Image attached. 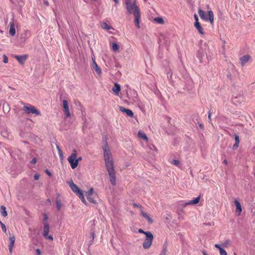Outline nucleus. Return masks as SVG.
Returning <instances> with one entry per match:
<instances>
[{
  "label": "nucleus",
  "instance_id": "f257e3e1",
  "mask_svg": "<svg viewBox=\"0 0 255 255\" xmlns=\"http://www.w3.org/2000/svg\"><path fill=\"white\" fill-rule=\"evenodd\" d=\"M126 5V8L127 11L129 14L133 13L135 17L134 22L135 25L137 28H140L139 26V20L140 19V12L139 8L135 4V0H134V2L131 3V0L125 1Z\"/></svg>",
  "mask_w": 255,
  "mask_h": 255
},
{
  "label": "nucleus",
  "instance_id": "f03ea898",
  "mask_svg": "<svg viewBox=\"0 0 255 255\" xmlns=\"http://www.w3.org/2000/svg\"><path fill=\"white\" fill-rule=\"evenodd\" d=\"M105 142L103 146V149L104 151V157L106 167L114 165L112 155L108 146V142L107 141L106 137L105 136Z\"/></svg>",
  "mask_w": 255,
  "mask_h": 255
},
{
  "label": "nucleus",
  "instance_id": "7ed1b4c3",
  "mask_svg": "<svg viewBox=\"0 0 255 255\" xmlns=\"http://www.w3.org/2000/svg\"><path fill=\"white\" fill-rule=\"evenodd\" d=\"M198 13L202 19L206 21H210L211 24L213 23L214 14L212 10L208 11V14H206L205 11L199 8Z\"/></svg>",
  "mask_w": 255,
  "mask_h": 255
},
{
  "label": "nucleus",
  "instance_id": "20e7f679",
  "mask_svg": "<svg viewBox=\"0 0 255 255\" xmlns=\"http://www.w3.org/2000/svg\"><path fill=\"white\" fill-rule=\"evenodd\" d=\"M108 171L109 177L110 181L111 184L114 186L117 184V180L116 177V172L115 170L114 165H112L108 167H106Z\"/></svg>",
  "mask_w": 255,
  "mask_h": 255
},
{
  "label": "nucleus",
  "instance_id": "39448f33",
  "mask_svg": "<svg viewBox=\"0 0 255 255\" xmlns=\"http://www.w3.org/2000/svg\"><path fill=\"white\" fill-rule=\"evenodd\" d=\"M77 154V152L76 150L74 149L71 155L67 159L70 164L71 168L73 169L76 168L78 165L77 160H76Z\"/></svg>",
  "mask_w": 255,
  "mask_h": 255
},
{
  "label": "nucleus",
  "instance_id": "423d86ee",
  "mask_svg": "<svg viewBox=\"0 0 255 255\" xmlns=\"http://www.w3.org/2000/svg\"><path fill=\"white\" fill-rule=\"evenodd\" d=\"M145 237L146 238L142 244V246L144 249H148L150 247L152 244L153 236L150 232L149 233L146 234Z\"/></svg>",
  "mask_w": 255,
  "mask_h": 255
},
{
  "label": "nucleus",
  "instance_id": "0eeeda50",
  "mask_svg": "<svg viewBox=\"0 0 255 255\" xmlns=\"http://www.w3.org/2000/svg\"><path fill=\"white\" fill-rule=\"evenodd\" d=\"M25 113L27 114H32L36 116H40V112L34 106L29 105L23 107Z\"/></svg>",
  "mask_w": 255,
  "mask_h": 255
},
{
  "label": "nucleus",
  "instance_id": "6e6552de",
  "mask_svg": "<svg viewBox=\"0 0 255 255\" xmlns=\"http://www.w3.org/2000/svg\"><path fill=\"white\" fill-rule=\"evenodd\" d=\"M49 224L48 223H44V227H43V236L46 239L50 240V241H52L53 240V237L51 235H48V233L49 232Z\"/></svg>",
  "mask_w": 255,
  "mask_h": 255
},
{
  "label": "nucleus",
  "instance_id": "1a4fd4ad",
  "mask_svg": "<svg viewBox=\"0 0 255 255\" xmlns=\"http://www.w3.org/2000/svg\"><path fill=\"white\" fill-rule=\"evenodd\" d=\"M244 100V98L242 95L238 96L233 97L232 99V103L235 106H238L241 104Z\"/></svg>",
  "mask_w": 255,
  "mask_h": 255
},
{
  "label": "nucleus",
  "instance_id": "9d476101",
  "mask_svg": "<svg viewBox=\"0 0 255 255\" xmlns=\"http://www.w3.org/2000/svg\"><path fill=\"white\" fill-rule=\"evenodd\" d=\"M206 55V52L203 50L202 47H201L200 49L197 51L196 54V57L199 59L200 63H203V58Z\"/></svg>",
  "mask_w": 255,
  "mask_h": 255
},
{
  "label": "nucleus",
  "instance_id": "9b49d317",
  "mask_svg": "<svg viewBox=\"0 0 255 255\" xmlns=\"http://www.w3.org/2000/svg\"><path fill=\"white\" fill-rule=\"evenodd\" d=\"M13 57L15 59H16L18 61V62L21 65H23L28 57V55H27V54L22 55H14Z\"/></svg>",
  "mask_w": 255,
  "mask_h": 255
},
{
  "label": "nucleus",
  "instance_id": "f8f14e48",
  "mask_svg": "<svg viewBox=\"0 0 255 255\" xmlns=\"http://www.w3.org/2000/svg\"><path fill=\"white\" fill-rule=\"evenodd\" d=\"M63 111L65 114L66 117L67 118H69L71 116L69 109V106L68 104V102L67 100H63Z\"/></svg>",
  "mask_w": 255,
  "mask_h": 255
},
{
  "label": "nucleus",
  "instance_id": "ddd939ff",
  "mask_svg": "<svg viewBox=\"0 0 255 255\" xmlns=\"http://www.w3.org/2000/svg\"><path fill=\"white\" fill-rule=\"evenodd\" d=\"M119 109L120 111L122 113H126L127 116L130 118H132L133 117V113L131 110L128 109H126L122 106L120 107Z\"/></svg>",
  "mask_w": 255,
  "mask_h": 255
},
{
  "label": "nucleus",
  "instance_id": "4468645a",
  "mask_svg": "<svg viewBox=\"0 0 255 255\" xmlns=\"http://www.w3.org/2000/svg\"><path fill=\"white\" fill-rule=\"evenodd\" d=\"M69 185L72 189V190L75 192L76 195L78 194L79 192H81L82 191L80 189L78 186L74 183L73 181H71L69 183Z\"/></svg>",
  "mask_w": 255,
  "mask_h": 255
},
{
  "label": "nucleus",
  "instance_id": "2eb2a0df",
  "mask_svg": "<svg viewBox=\"0 0 255 255\" xmlns=\"http://www.w3.org/2000/svg\"><path fill=\"white\" fill-rule=\"evenodd\" d=\"M9 244L8 245V250L10 253H12V248L14 246V244L15 242V238L14 235L10 236L9 237Z\"/></svg>",
  "mask_w": 255,
  "mask_h": 255
},
{
  "label": "nucleus",
  "instance_id": "dca6fc26",
  "mask_svg": "<svg viewBox=\"0 0 255 255\" xmlns=\"http://www.w3.org/2000/svg\"><path fill=\"white\" fill-rule=\"evenodd\" d=\"M251 58L249 55H245L240 58V64L242 66H244L245 64L249 61Z\"/></svg>",
  "mask_w": 255,
  "mask_h": 255
},
{
  "label": "nucleus",
  "instance_id": "f3484780",
  "mask_svg": "<svg viewBox=\"0 0 255 255\" xmlns=\"http://www.w3.org/2000/svg\"><path fill=\"white\" fill-rule=\"evenodd\" d=\"M10 27L9 30V34L11 36H14L15 34V28L13 21H11L9 23Z\"/></svg>",
  "mask_w": 255,
  "mask_h": 255
},
{
  "label": "nucleus",
  "instance_id": "a211bd4d",
  "mask_svg": "<svg viewBox=\"0 0 255 255\" xmlns=\"http://www.w3.org/2000/svg\"><path fill=\"white\" fill-rule=\"evenodd\" d=\"M194 25L200 34H201V35L204 34V32L203 29L202 27L201 26L199 22H195Z\"/></svg>",
  "mask_w": 255,
  "mask_h": 255
},
{
  "label": "nucleus",
  "instance_id": "6ab92c4d",
  "mask_svg": "<svg viewBox=\"0 0 255 255\" xmlns=\"http://www.w3.org/2000/svg\"><path fill=\"white\" fill-rule=\"evenodd\" d=\"M168 242L165 240L162 246V250L160 255H166L167 252V248L168 247Z\"/></svg>",
  "mask_w": 255,
  "mask_h": 255
},
{
  "label": "nucleus",
  "instance_id": "aec40b11",
  "mask_svg": "<svg viewBox=\"0 0 255 255\" xmlns=\"http://www.w3.org/2000/svg\"><path fill=\"white\" fill-rule=\"evenodd\" d=\"M10 1L19 7H22L24 4V0H10Z\"/></svg>",
  "mask_w": 255,
  "mask_h": 255
},
{
  "label": "nucleus",
  "instance_id": "412c9836",
  "mask_svg": "<svg viewBox=\"0 0 255 255\" xmlns=\"http://www.w3.org/2000/svg\"><path fill=\"white\" fill-rule=\"evenodd\" d=\"M93 68L95 70L98 75H101L102 72L100 68L99 67L95 60L94 59H93Z\"/></svg>",
  "mask_w": 255,
  "mask_h": 255
},
{
  "label": "nucleus",
  "instance_id": "4be33fe9",
  "mask_svg": "<svg viewBox=\"0 0 255 255\" xmlns=\"http://www.w3.org/2000/svg\"><path fill=\"white\" fill-rule=\"evenodd\" d=\"M235 143L233 146V149L235 150L238 148L239 147V143H240V137L238 135L235 133Z\"/></svg>",
  "mask_w": 255,
  "mask_h": 255
},
{
  "label": "nucleus",
  "instance_id": "5701e85b",
  "mask_svg": "<svg viewBox=\"0 0 255 255\" xmlns=\"http://www.w3.org/2000/svg\"><path fill=\"white\" fill-rule=\"evenodd\" d=\"M235 204L236 205V211L238 213L239 215H240L242 211V208L240 203L237 200H235L234 201Z\"/></svg>",
  "mask_w": 255,
  "mask_h": 255
},
{
  "label": "nucleus",
  "instance_id": "b1692460",
  "mask_svg": "<svg viewBox=\"0 0 255 255\" xmlns=\"http://www.w3.org/2000/svg\"><path fill=\"white\" fill-rule=\"evenodd\" d=\"M140 214L142 217L146 219L150 224H152L153 223V220L146 213L144 212L142 210H141Z\"/></svg>",
  "mask_w": 255,
  "mask_h": 255
},
{
  "label": "nucleus",
  "instance_id": "393cba45",
  "mask_svg": "<svg viewBox=\"0 0 255 255\" xmlns=\"http://www.w3.org/2000/svg\"><path fill=\"white\" fill-rule=\"evenodd\" d=\"M121 86L120 84L116 83L113 87L112 90L114 93L116 94H118L120 91H121Z\"/></svg>",
  "mask_w": 255,
  "mask_h": 255
},
{
  "label": "nucleus",
  "instance_id": "a878e982",
  "mask_svg": "<svg viewBox=\"0 0 255 255\" xmlns=\"http://www.w3.org/2000/svg\"><path fill=\"white\" fill-rule=\"evenodd\" d=\"M138 136L139 138H140L141 139L144 140H148V138H147V135H146L145 133H144L143 131H142L141 130H139L138 131Z\"/></svg>",
  "mask_w": 255,
  "mask_h": 255
},
{
  "label": "nucleus",
  "instance_id": "bb28decb",
  "mask_svg": "<svg viewBox=\"0 0 255 255\" xmlns=\"http://www.w3.org/2000/svg\"><path fill=\"white\" fill-rule=\"evenodd\" d=\"M59 197H60V194H57V199H56V208H57V209L58 211H60L61 208V206H62V204H61V201L58 199L59 198Z\"/></svg>",
  "mask_w": 255,
  "mask_h": 255
},
{
  "label": "nucleus",
  "instance_id": "cd10ccee",
  "mask_svg": "<svg viewBox=\"0 0 255 255\" xmlns=\"http://www.w3.org/2000/svg\"><path fill=\"white\" fill-rule=\"evenodd\" d=\"M0 212L1 214V215L4 217L7 216V213L6 211V208L4 206H0Z\"/></svg>",
  "mask_w": 255,
  "mask_h": 255
},
{
  "label": "nucleus",
  "instance_id": "c85d7f7f",
  "mask_svg": "<svg viewBox=\"0 0 255 255\" xmlns=\"http://www.w3.org/2000/svg\"><path fill=\"white\" fill-rule=\"evenodd\" d=\"M81 200V201L85 205H87V202L84 198L83 193L82 191L79 192L78 194L77 195Z\"/></svg>",
  "mask_w": 255,
  "mask_h": 255
},
{
  "label": "nucleus",
  "instance_id": "c756f323",
  "mask_svg": "<svg viewBox=\"0 0 255 255\" xmlns=\"http://www.w3.org/2000/svg\"><path fill=\"white\" fill-rule=\"evenodd\" d=\"M101 26L103 29H107V30L113 29V27L111 26L108 25L107 24V23H106L105 22L102 23Z\"/></svg>",
  "mask_w": 255,
  "mask_h": 255
},
{
  "label": "nucleus",
  "instance_id": "7c9ffc66",
  "mask_svg": "<svg viewBox=\"0 0 255 255\" xmlns=\"http://www.w3.org/2000/svg\"><path fill=\"white\" fill-rule=\"evenodd\" d=\"M154 20L159 24H163L164 23V20L161 17H155L154 19Z\"/></svg>",
  "mask_w": 255,
  "mask_h": 255
},
{
  "label": "nucleus",
  "instance_id": "2f4dec72",
  "mask_svg": "<svg viewBox=\"0 0 255 255\" xmlns=\"http://www.w3.org/2000/svg\"><path fill=\"white\" fill-rule=\"evenodd\" d=\"M112 49L114 51H117L120 49V46L116 42H114L112 44Z\"/></svg>",
  "mask_w": 255,
  "mask_h": 255
},
{
  "label": "nucleus",
  "instance_id": "473e14b6",
  "mask_svg": "<svg viewBox=\"0 0 255 255\" xmlns=\"http://www.w3.org/2000/svg\"><path fill=\"white\" fill-rule=\"evenodd\" d=\"M87 199L91 203H93V204H97V202L96 200H94V197H93V196H87Z\"/></svg>",
  "mask_w": 255,
  "mask_h": 255
},
{
  "label": "nucleus",
  "instance_id": "72a5a7b5",
  "mask_svg": "<svg viewBox=\"0 0 255 255\" xmlns=\"http://www.w3.org/2000/svg\"><path fill=\"white\" fill-rule=\"evenodd\" d=\"M94 194V189L93 188H91L88 192H86V196H93Z\"/></svg>",
  "mask_w": 255,
  "mask_h": 255
},
{
  "label": "nucleus",
  "instance_id": "f704fd0d",
  "mask_svg": "<svg viewBox=\"0 0 255 255\" xmlns=\"http://www.w3.org/2000/svg\"><path fill=\"white\" fill-rule=\"evenodd\" d=\"M48 219V215L46 213L43 214V227H44V223H48L47 220Z\"/></svg>",
  "mask_w": 255,
  "mask_h": 255
},
{
  "label": "nucleus",
  "instance_id": "c9c22d12",
  "mask_svg": "<svg viewBox=\"0 0 255 255\" xmlns=\"http://www.w3.org/2000/svg\"><path fill=\"white\" fill-rule=\"evenodd\" d=\"M75 104L76 106H79L81 107V110L82 111V115H83V111L85 110V109L83 107L81 103L79 101H77V102H75Z\"/></svg>",
  "mask_w": 255,
  "mask_h": 255
},
{
  "label": "nucleus",
  "instance_id": "e433bc0d",
  "mask_svg": "<svg viewBox=\"0 0 255 255\" xmlns=\"http://www.w3.org/2000/svg\"><path fill=\"white\" fill-rule=\"evenodd\" d=\"M200 198H201V195H199L197 197H196L195 198H194L193 199V202H194L195 205L198 204L199 202Z\"/></svg>",
  "mask_w": 255,
  "mask_h": 255
},
{
  "label": "nucleus",
  "instance_id": "4c0bfd02",
  "mask_svg": "<svg viewBox=\"0 0 255 255\" xmlns=\"http://www.w3.org/2000/svg\"><path fill=\"white\" fill-rule=\"evenodd\" d=\"M132 93H133V97L132 100L134 102H136V101H137V93H136V92L135 90H133L132 91Z\"/></svg>",
  "mask_w": 255,
  "mask_h": 255
},
{
  "label": "nucleus",
  "instance_id": "58836bf2",
  "mask_svg": "<svg viewBox=\"0 0 255 255\" xmlns=\"http://www.w3.org/2000/svg\"><path fill=\"white\" fill-rule=\"evenodd\" d=\"M0 225H1L2 231L5 233L6 231V228L5 225L1 221H0Z\"/></svg>",
  "mask_w": 255,
  "mask_h": 255
},
{
  "label": "nucleus",
  "instance_id": "ea45409f",
  "mask_svg": "<svg viewBox=\"0 0 255 255\" xmlns=\"http://www.w3.org/2000/svg\"><path fill=\"white\" fill-rule=\"evenodd\" d=\"M190 205H195L193 202V200H191L188 202L185 203L183 205V207H186V206Z\"/></svg>",
  "mask_w": 255,
  "mask_h": 255
},
{
  "label": "nucleus",
  "instance_id": "a19ab883",
  "mask_svg": "<svg viewBox=\"0 0 255 255\" xmlns=\"http://www.w3.org/2000/svg\"><path fill=\"white\" fill-rule=\"evenodd\" d=\"M172 73L170 71H169L167 73V77L169 80L170 81H172Z\"/></svg>",
  "mask_w": 255,
  "mask_h": 255
},
{
  "label": "nucleus",
  "instance_id": "79ce46f5",
  "mask_svg": "<svg viewBox=\"0 0 255 255\" xmlns=\"http://www.w3.org/2000/svg\"><path fill=\"white\" fill-rule=\"evenodd\" d=\"M219 252L220 255H227L226 251L223 249H221Z\"/></svg>",
  "mask_w": 255,
  "mask_h": 255
},
{
  "label": "nucleus",
  "instance_id": "37998d69",
  "mask_svg": "<svg viewBox=\"0 0 255 255\" xmlns=\"http://www.w3.org/2000/svg\"><path fill=\"white\" fill-rule=\"evenodd\" d=\"M231 243V241L230 240H227L225 241L224 243L223 244L224 247H227L228 245H229Z\"/></svg>",
  "mask_w": 255,
  "mask_h": 255
},
{
  "label": "nucleus",
  "instance_id": "c03bdc74",
  "mask_svg": "<svg viewBox=\"0 0 255 255\" xmlns=\"http://www.w3.org/2000/svg\"><path fill=\"white\" fill-rule=\"evenodd\" d=\"M58 153H59V157L61 159H63V152L62 151L61 149H59L58 151Z\"/></svg>",
  "mask_w": 255,
  "mask_h": 255
},
{
  "label": "nucleus",
  "instance_id": "a18cd8bd",
  "mask_svg": "<svg viewBox=\"0 0 255 255\" xmlns=\"http://www.w3.org/2000/svg\"><path fill=\"white\" fill-rule=\"evenodd\" d=\"M138 233L143 234L146 235V234L149 233V231H144L141 229H139L138 231Z\"/></svg>",
  "mask_w": 255,
  "mask_h": 255
},
{
  "label": "nucleus",
  "instance_id": "49530a36",
  "mask_svg": "<svg viewBox=\"0 0 255 255\" xmlns=\"http://www.w3.org/2000/svg\"><path fill=\"white\" fill-rule=\"evenodd\" d=\"M8 58L5 54H4L3 55V62L4 63H7L8 62Z\"/></svg>",
  "mask_w": 255,
  "mask_h": 255
},
{
  "label": "nucleus",
  "instance_id": "de8ad7c7",
  "mask_svg": "<svg viewBox=\"0 0 255 255\" xmlns=\"http://www.w3.org/2000/svg\"><path fill=\"white\" fill-rule=\"evenodd\" d=\"M172 163L173 164H174V165H177H177H178L180 164V162H179V161L178 160H176V159H173V160H172Z\"/></svg>",
  "mask_w": 255,
  "mask_h": 255
},
{
  "label": "nucleus",
  "instance_id": "09e8293b",
  "mask_svg": "<svg viewBox=\"0 0 255 255\" xmlns=\"http://www.w3.org/2000/svg\"><path fill=\"white\" fill-rule=\"evenodd\" d=\"M45 172L49 176L51 177L52 176V174L49 170L46 169Z\"/></svg>",
  "mask_w": 255,
  "mask_h": 255
},
{
  "label": "nucleus",
  "instance_id": "8fccbe9b",
  "mask_svg": "<svg viewBox=\"0 0 255 255\" xmlns=\"http://www.w3.org/2000/svg\"><path fill=\"white\" fill-rule=\"evenodd\" d=\"M37 162V158L36 157H34L32 160L30 161V163L32 164H36Z\"/></svg>",
  "mask_w": 255,
  "mask_h": 255
},
{
  "label": "nucleus",
  "instance_id": "3c124183",
  "mask_svg": "<svg viewBox=\"0 0 255 255\" xmlns=\"http://www.w3.org/2000/svg\"><path fill=\"white\" fill-rule=\"evenodd\" d=\"M39 178V175L38 174H36L34 176V179L35 180H38Z\"/></svg>",
  "mask_w": 255,
  "mask_h": 255
},
{
  "label": "nucleus",
  "instance_id": "603ef678",
  "mask_svg": "<svg viewBox=\"0 0 255 255\" xmlns=\"http://www.w3.org/2000/svg\"><path fill=\"white\" fill-rule=\"evenodd\" d=\"M215 247L217 249H218L219 251H220V249H223L221 246L220 245H219V244H215Z\"/></svg>",
  "mask_w": 255,
  "mask_h": 255
},
{
  "label": "nucleus",
  "instance_id": "864d4df0",
  "mask_svg": "<svg viewBox=\"0 0 255 255\" xmlns=\"http://www.w3.org/2000/svg\"><path fill=\"white\" fill-rule=\"evenodd\" d=\"M36 253L37 255H41V251H40V249H37L36 250Z\"/></svg>",
  "mask_w": 255,
  "mask_h": 255
},
{
  "label": "nucleus",
  "instance_id": "5fc2aeb1",
  "mask_svg": "<svg viewBox=\"0 0 255 255\" xmlns=\"http://www.w3.org/2000/svg\"><path fill=\"white\" fill-rule=\"evenodd\" d=\"M194 16L195 20V22H199L198 17L197 15L196 14H195Z\"/></svg>",
  "mask_w": 255,
  "mask_h": 255
},
{
  "label": "nucleus",
  "instance_id": "6e6d98bb",
  "mask_svg": "<svg viewBox=\"0 0 255 255\" xmlns=\"http://www.w3.org/2000/svg\"><path fill=\"white\" fill-rule=\"evenodd\" d=\"M91 238H92V241H93L94 239V236H95V233L94 232H92L91 233Z\"/></svg>",
  "mask_w": 255,
  "mask_h": 255
},
{
  "label": "nucleus",
  "instance_id": "4d7b16f0",
  "mask_svg": "<svg viewBox=\"0 0 255 255\" xmlns=\"http://www.w3.org/2000/svg\"><path fill=\"white\" fill-rule=\"evenodd\" d=\"M199 128L201 129H204V126L201 123H199Z\"/></svg>",
  "mask_w": 255,
  "mask_h": 255
},
{
  "label": "nucleus",
  "instance_id": "13d9d810",
  "mask_svg": "<svg viewBox=\"0 0 255 255\" xmlns=\"http://www.w3.org/2000/svg\"><path fill=\"white\" fill-rule=\"evenodd\" d=\"M211 113L210 112V110L208 112V119L209 120L211 121Z\"/></svg>",
  "mask_w": 255,
  "mask_h": 255
},
{
  "label": "nucleus",
  "instance_id": "bf43d9fd",
  "mask_svg": "<svg viewBox=\"0 0 255 255\" xmlns=\"http://www.w3.org/2000/svg\"><path fill=\"white\" fill-rule=\"evenodd\" d=\"M82 159V157L81 156L79 157L78 158H76V160H77V163H79V161H81Z\"/></svg>",
  "mask_w": 255,
  "mask_h": 255
},
{
  "label": "nucleus",
  "instance_id": "052dcab7",
  "mask_svg": "<svg viewBox=\"0 0 255 255\" xmlns=\"http://www.w3.org/2000/svg\"><path fill=\"white\" fill-rule=\"evenodd\" d=\"M133 205V206L134 207H137V208L141 207L139 205H138V204H135V203H134Z\"/></svg>",
  "mask_w": 255,
  "mask_h": 255
},
{
  "label": "nucleus",
  "instance_id": "680f3d73",
  "mask_svg": "<svg viewBox=\"0 0 255 255\" xmlns=\"http://www.w3.org/2000/svg\"><path fill=\"white\" fill-rule=\"evenodd\" d=\"M223 163L224 164H225L227 165V163H228V161H227V159H224V160H223Z\"/></svg>",
  "mask_w": 255,
  "mask_h": 255
},
{
  "label": "nucleus",
  "instance_id": "e2e57ef3",
  "mask_svg": "<svg viewBox=\"0 0 255 255\" xmlns=\"http://www.w3.org/2000/svg\"><path fill=\"white\" fill-rule=\"evenodd\" d=\"M6 106V107H7V104H4L3 105V111L4 113H5V110H4V107L5 106Z\"/></svg>",
  "mask_w": 255,
  "mask_h": 255
},
{
  "label": "nucleus",
  "instance_id": "0e129e2a",
  "mask_svg": "<svg viewBox=\"0 0 255 255\" xmlns=\"http://www.w3.org/2000/svg\"><path fill=\"white\" fill-rule=\"evenodd\" d=\"M44 4L47 5V6H48L49 5V3H48V2L47 0H46V1H44Z\"/></svg>",
  "mask_w": 255,
  "mask_h": 255
},
{
  "label": "nucleus",
  "instance_id": "69168bd1",
  "mask_svg": "<svg viewBox=\"0 0 255 255\" xmlns=\"http://www.w3.org/2000/svg\"><path fill=\"white\" fill-rule=\"evenodd\" d=\"M202 43V40H200V41H199V46H200V48H201V47H201Z\"/></svg>",
  "mask_w": 255,
  "mask_h": 255
},
{
  "label": "nucleus",
  "instance_id": "338daca9",
  "mask_svg": "<svg viewBox=\"0 0 255 255\" xmlns=\"http://www.w3.org/2000/svg\"><path fill=\"white\" fill-rule=\"evenodd\" d=\"M56 148H57V150H58V151L59 149H60V147H59V146L58 144H57V145H56Z\"/></svg>",
  "mask_w": 255,
  "mask_h": 255
},
{
  "label": "nucleus",
  "instance_id": "774afa93",
  "mask_svg": "<svg viewBox=\"0 0 255 255\" xmlns=\"http://www.w3.org/2000/svg\"><path fill=\"white\" fill-rule=\"evenodd\" d=\"M203 255H208L206 254V252H205V251H203Z\"/></svg>",
  "mask_w": 255,
  "mask_h": 255
}]
</instances>
